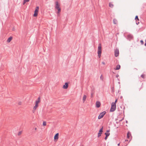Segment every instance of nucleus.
<instances>
[{
	"label": "nucleus",
	"mask_w": 146,
	"mask_h": 146,
	"mask_svg": "<svg viewBox=\"0 0 146 146\" xmlns=\"http://www.w3.org/2000/svg\"><path fill=\"white\" fill-rule=\"evenodd\" d=\"M141 77L143 79L145 78V74H142L141 75Z\"/></svg>",
	"instance_id": "19"
},
{
	"label": "nucleus",
	"mask_w": 146,
	"mask_h": 146,
	"mask_svg": "<svg viewBox=\"0 0 146 146\" xmlns=\"http://www.w3.org/2000/svg\"><path fill=\"white\" fill-rule=\"evenodd\" d=\"M68 86V84L67 82H66L62 88L64 89H67Z\"/></svg>",
	"instance_id": "7"
},
{
	"label": "nucleus",
	"mask_w": 146,
	"mask_h": 146,
	"mask_svg": "<svg viewBox=\"0 0 146 146\" xmlns=\"http://www.w3.org/2000/svg\"><path fill=\"white\" fill-rule=\"evenodd\" d=\"M100 78L102 80H103V78H102V75H101V76H100Z\"/></svg>",
	"instance_id": "28"
},
{
	"label": "nucleus",
	"mask_w": 146,
	"mask_h": 146,
	"mask_svg": "<svg viewBox=\"0 0 146 146\" xmlns=\"http://www.w3.org/2000/svg\"><path fill=\"white\" fill-rule=\"evenodd\" d=\"M21 103H22L21 102H19L18 103V104L19 105H21Z\"/></svg>",
	"instance_id": "26"
},
{
	"label": "nucleus",
	"mask_w": 146,
	"mask_h": 146,
	"mask_svg": "<svg viewBox=\"0 0 146 146\" xmlns=\"http://www.w3.org/2000/svg\"><path fill=\"white\" fill-rule=\"evenodd\" d=\"M102 64H103L104 65H105V63L104 62H102Z\"/></svg>",
	"instance_id": "29"
},
{
	"label": "nucleus",
	"mask_w": 146,
	"mask_h": 146,
	"mask_svg": "<svg viewBox=\"0 0 146 146\" xmlns=\"http://www.w3.org/2000/svg\"><path fill=\"white\" fill-rule=\"evenodd\" d=\"M119 145H120V143H118V144H117V145H118V146H119Z\"/></svg>",
	"instance_id": "34"
},
{
	"label": "nucleus",
	"mask_w": 146,
	"mask_h": 146,
	"mask_svg": "<svg viewBox=\"0 0 146 146\" xmlns=\"http://www.w3.org/2000/svg\"><path fill=\"white\" fill-rule=\"evenodd\" d=\"M101 133H98V137H100L101 136Z\"/></svg>",
	"instance_id": "22"
},
{
	"label": "nucleus",
	"mask_w": 146,
	"mask_h": 146,
	"mask_svg": "<svg viewBox=\"0 0 146 146\" xmlns=\"http://www.w3.org/2000/svg\"><path fill=\"white\" fill-rule=\"evenodd\" d=\"M116 109V104H115V103H113V102L112 103L110 111V112H113Z\"/></svg>",
	"instance_id": "3"
},
{
	"label": "nucleus",
	"mask_w": 146,
	"mask_h": 146,
	"mask_svg": "<svg viewBox=\"0 0 146 146\" xmlns=\"http://www.w3.org/2000/svg\"><path fill=\"white\" fill-rule=\"evenodd\" d=\"M108 137H106H106L105 138V140H106L107 139Z\"/></svg>",
	"instance_id": "31"
},
{
	"label": "nucleus",
	"mask_w": 146,
	"mask_h": 146,
	"mask_svg": "<svg viewBox=\"0 0 146 146\" xmlns=\"http://www.w3.org/2000/svg\"><path fill=\"white\" fill-rule=\"evenodd\" d=\"M36 129H37V128H36H36H35V130H36Z\"/></svg>",
	"instance_id": "37"
},
{
	"label": "nucleus",
	"mask_w": 146,
	"mask_h": 146,
	"mask_svg": "<svg viewBox=\"0 0 146 146\" xmlns=\"http://www.w3.org/2000/svg\"><path fill=\"white\" fill-rule=\"evenodd\" d=\"M145 45L146 46V42H145Z\"/></svg>",
	"instance_id": "35"
},
{
	"label": "nucleus",
	"mask_w": 146,
	"mask_h": 146,
	"mask_svg": "<svg viewBox=\"0 0 146 146\" xmlns=\"http://www.w3.org/2000/svg\"><path fill=\"white\" fill-rule=\"evenodd\" d=\"M134 70H137V68H134Z\"/></svg>",
	"instance_id": "32"
},
{
	"label": "nucleus",
	"mask_w": 146,
	"mask_h": 146,
	"mask_svg": "<svg viewBox=\"0 0 146 146\" xmlns=\"http://www.w3.org/2000/svg\"><path fill=\"white\" fill-rule=\"evenodd\" d=\"M109 6L110 7L112 8L113 6V5L111 3H109Z\"/></svg>",
	"instance_id": "18"
},
{
	"label": "nucleus",
	"mask_w": 146,
	"mask_h": 146,
	"mask_svg": "<svg viewBox=\"0 0 146 146\" xmlns=\"http://www.w3.org/2000/svg\"><path fill=\"white\" fill-rule=\"evenodd\" d=\"M91 96L92 97V94H91Z\"/></svg>",
	"instance_id": "38"
},
{
	"label": "nucleus",
	"mask_w": 146,
	"mask_h": 146,
	"mask_svg": "<svg viewBox=\"0 0 146 146\" xmlns=\"http://www.w3.org/2000/svg\"><path fill=\"white\" fill-rule=\"evenodd\" d=\"M109 132V130H108L107 131V133H105V135H106V137H108L110 135V133H108Z\"/></svg>",
	"instance_id": "13"
},
{
	"label": "nucleus",
	"mask_w": 146,
	"mask_h": 146,
	"mask_svg": "<svg viewBox=\"0 0 146 146\" xmlns=\"http://www.w3.org/2000/svg\"><path fill=\"white\" fill-rule=\"evenodd\" d=\"M25 1H26L27 2H28L29 1V0H25Z\"/></svg>",
	"instance_id": "33"
},
{
	"label": "nucleus",
	"mask_w": 146,
	"mask_h": 146,
	"mask_svg": "<svg viewBox=\"0 0 146 146\" xmlns=\"http://www.w3.org/2000/svg\"><path fill=\"white\" fill-rule=\"evenodd\" d=\"M46 125V122L45 121H44L43 123V125L45 126Z\"/></svg>",
	"instance_id": "21"
},
{
	"label": "nucleus",
	"mask_w": 146,
	"mask_h": 146,
	"mask_svg": "<svg viewBox=\"0 0 146 146\" xmlns=\"http://www.w3.org/2000/svg\"><path fill=\"white\" fill-rule=\"evenodd\" d=\"M119 54V52L118 49H116L115 51V57L117 56Z\"/></svg>",
	"instance_id": "8"
},
{
	"label": "nucleus",
	"mask_w": 146,
	"mask_h": 146,
	"mask_svg": "<svg viewBox=\"0 0 146 146\" xmlns=\"http://www.w3.org/2000/svg\"><path fill=\"white\" fill-rule=\"evenodd\" d=\"M106 113V112L105 111H104L100 113L98 117V119H100L102 118Z\"/></svg>",
	"instance_id": "6"
},
{
	"label": "nucleus",
	"mask_w": 146,
	"mask_h": 146,
	"mask_svg": "<svg viewBox=\"0 0 146 146\" xmlns=\"http://www.w3.org/2000/svg\"><path fill=\"white\" fill-rule=\"evenodd\" d=\"M113 23L114 24H117V21L115 19H114L113 20Z\"/></svg>",
	"instance_id": "12"
},
{
	"label": "nucleus",
	"mask_w": 146,
	"mask_h": 146,
	"mask_svg": "<svg viewBox=\"0 0 146 146\" xmlns=\"http://www.w3.org/2000/svg\"><path fill=\"white\" fill-rule=\"evenodd\" d=\"M131 134L129 132H128L127 134V138L129 139L131 136Z\"/></svg>",
	"instance_id": "11"
},
{
	"label": "nucleus",
	"mask_w": 146,
	"mask_h": 146,
	"mask_svg": "<svg viewBox=\"0 0 146 146\" xmlns=\"http://www.w3.org/2000/svg\"><path fill=\"white\" fill-rule=\"evenodd\" d=\"M129 36L131 37H132V36H131V35H128V37H129Z\"/></svg>",
	"instance_id": "36"
},
{
	"label": "nucleus",
	"mask_w": 146,
	"mask_h": 146,
	"mask_svg": "<svg viewBox=\"0 0 146 146\" xmlns=\"http://www.w3.org/2000/svg\"><path fill=\"white\" fill-rule=\"evenodd\" d=\"M86 95H84L83 98V102H84L86 101Z\"/></svg>",
	"instance_id": "15"
},
{
	"label": "nucleus",
	"mask_w": 146,
	"mask_h": 146,
	"mask_svg": "<svg viewBox=\"0 0 146 146\" xmlns=\"http://www.w3.org/2000/svg\"><path fill=\"white\" fill-rule=\"evenodd\" d=\"M40 97H39L38 98V100H36V101L35 105V106L33 108V110H34V111H35L36 110V109L38 107V103L40 102Z\"/></svg>",
	"instance_id": "4"
},
{
	"label": "nucleus",
	"mask_w": 146,
	"mask_h": 146,
	"mask_svg": "<svg viewBox=\"0 0 146 146\" xmlns=\"http://www.w3.org/2000/svg\"><path fill=\"white\" fill-rule=\"evenodd\" d=\"M59 133H57L54 135V140H57L58 138Z\"/></svg>",
	"instance_id": "9"
},
{
	"label": "nucleus",
	"mask_w": 146,
	"mask_h": 146,
	"mask_svg": "<svg viewBox=\"0 0 146 146\" xmlns=\"http://www.w3.org/2000/svg\"><path fill=\"white\" fill-rule=\"evenodd\" d=\"M96 107L97 108H99L100 107L101 104L99 102L97 101L96 103Z\"/></svg>",
	"instance_id": "10"
},
{
	"label": "nucleus",
	"mask_w": 146,
	"mask_h": 146,
	"mask_svg": "<svg viewBox=\"0 0 146 146\" xmlns=\"http://www.w3.org/2000/svg\"><path fill=\"white\" fill-rule=\"evenodd\" d=\"M60 5L58 4V1H56L55 2V8L58 10L57 12V15H59V14L61 11V9L60 7Z\"/></svg>",
	"instance_id": "1"
},
{
	"label": "nucleus",
	"mask_w": 146,
	"mask_h": 146,
	"mask_svg": "<svg viewBox=\"0 0 146 146\" xmlns=\"http://www.w3.org/2000/svg\"><path fill=\"white\" fill-rule=\"evenodd\" d=\"M22 133V131H21L19 132L18 134V135H20Z\"/></svg>",
	"instance_id": "23"
},
{
	"label": "nucleus",
	"mask_w": 146,
	"mask_h": 146,
	"mask_svg": "<svg viewBox=\"0 0 146 146\" xmlns=\"http://www.w3.org/2000/svg\"><path fill=\"white\" fill-rule=\"evenodd\" d=\"M26 2H27L26 1H25V0H24L23 2V4L24 5Z\"/></svg>",
	"instance_id": "25"
},
{
	"label": "nucleus",
	"mask_w": 146,
	"mask_h": 146,
	"mask_svg": "<svg viewBox=\"0 0 146 146\" xmlns=\"http://www.w3.org/2000/svg\"><path fill=\"white\" fill-rule=\"evenodd\" d=\"M140 42L141 43V44H143V42L142 40H141L140 41Z\"/></svg>",
	"instance_id": "24"
},
{
	"label": "nucleus",
	"mask_w": 146,
	"mask_h": 146,
	"mask_svg": "<svg viewBox=\"0 0 146 146\" xmlns=\"http://www.w3.org/2000/svg\"><path fill=\"white\" fill-rule=\"evenodd\" d=\"M117 102V99H116L115 102H113V103H115V104H116V103Z\"/></svg>",
	"instance_id": "27"
},
{
	"label": "nucleus",
	"mask_w": 146,
	"mask_h": 146,
	"mask_svg": "<svg viewBox=\"0 0 146 146\" xmlns=\"http://www.w3.org/2000/svg\"><path fill=\"white\" fill-rule=\"evenodd\" d=\"M39 7L38 6H37L36 7V9L33 15L34 17H36L38 15V11Z\"/></svg>",
	"instance_id": "5"
},
{
	"label": "nucleus",
	"mask_w": 146,
	"mask_h": 146,
	"mask_svg": "<svg viewBox=\"0 0 146 146\" xmlns=\"http://www.w3.org/2000/svg\"><path fill=\"white\" fill-rule=\"evenodd\" d=\"M120 65L119 64H118L117 65L115 69L116 70H118L119 69H120Z\"/></svg>",
	"instance_id": "16"
},
{
	"label": "nucleus",
	"mask_w": 146,
	"mask_h": 146,
	"mask_svg": "<svg viewBox=\"0 0 146 146\" xmlns=\"http://www.w3.org/2000/svg\"><path fill=\"white\" fill-rule=\"evenodd\" d=\"M136 24H137V25H138V24H139V22H137Z\"/></svg>",
	"instance_id": "30"
},
{
	"label": "nucleus",
	"mask_w": 146,
	"mask_h": 146,
	"mask_svg": "<svg viewBox=\"0 0 146 146\" xmlns=\"http://www.w3.org/2000/svg\"><path fill=\"white\" fill-rule=\"evenodd\" d=\"M135 20H136V21L137 20L138 21L139 20V19L138 18V16H136V17H135Z\"/></svg>",
	"instance_id": "20"
},
{
	"label": "nucleus",
	"mask_w": 146,
	"mask_h": 146,
	"mask_svg": "<svg viewBox=\"0 0 146 146\" xmlns=\"http://www.w3.org/2000/svg\"><path fill=\"white\" fill-rule=\"evenodd\" d=\"M103 127H102L99 130V133H101V134H102V133L103 131Z\"/></svg>",
	"instance_id": "17"
},
{
	"label": "nucleus",
	"mask_w": 146,
	"mask_h": 146,
	"mask_svg": "<svg viewBox=\"0 0 146 146\" xmlns=\"http://www.w3.org/2000/svg\"><path fill=\"white\" fill-rule=\"evenodd\" d=\"M72 146H73L72 145Z\"/></svg>",
	"instance_id": "39"
},
{
	"label": "nucleus",
	"mask_w": 146,
	"mask_h": 146,
	"mask_svg": "<svg viewBox=\"0 0 146 146\" xmlns=\"http://www.w3.org/2000/svg\"><path fill=\"white\" fill-rule=\"evenodd\" d=\"M12 39V37H9L7 40V42H11Z\"/></svg>",
	"instance_id": "14"
},
{
	"label": "nucleus",
	"mask_w": 146,
	"mask_h": 146,
	"mask_svg": "<svg viewBox=\"0 0 146 146\" xmlns=\"http://www.w3.org/2000/svg\"><path fill=\"white\" fill-rule=\"evenodd\" d=\"M102 53V47L101 45L100 44H99L98 46V56L99 58H100L101 54Z\"/></svg>",
	"instance_id": "2"
}]
</instances>
